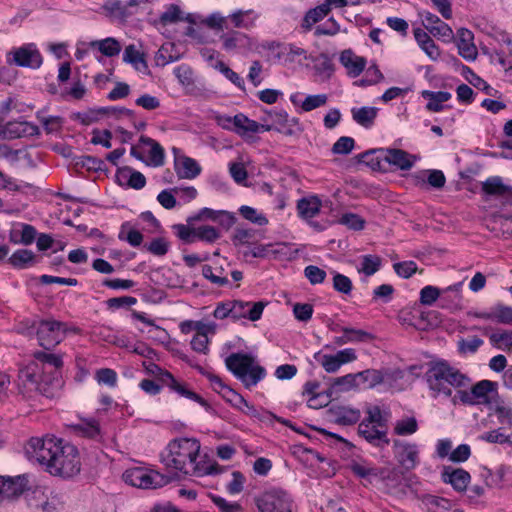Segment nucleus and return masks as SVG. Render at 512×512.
<instances>
[{"mask_svg": "<svg viewBox=\"0 0 512 512\" xmlns=\"http://www.w3.org/2000/svg\"><path fill=\"white\" fill-rule=\"evenodd\" d=\"M351 114L353 120L365 128H370L373 126L375 119L378 114V108L376 107H354L351 109Z\"/></svg>", "mask_w": 512, "mask_h": 512, "instance_id": "31", "label": "nucleus"}, {"mask_svg": "<svg viewBox=\"0 0 512 512\" xmlns=\"http://www.w3.org/2000/svg\"><path fill=\"white\" fill-rule=\"evenodd\" d=\"M5 139L36 136L40 134L38 126L27 121H10L6 123L0 132Z\"/></svg>", "mask_w": 512, "mask_h": 512, "instance_id": "18", "label": "nucleus"}, {"mask_svg": "<svg viewBox=\"0 0 512 512\" xmlns=\"http://www.w3.org/2000/svg\"><path fill=\"white\" fill-rule=\"evenodd\" d=\"M328 101L326 94L308 95L301 103V108L305 112H310L316 108L324 106Z\"/></svg>", "mask_w": 512, "mask_h": 512, "instance_id": "54", "label": "nucleus"}, {"mask_svg": "<svg viewBox=\"0 0 512 512\" xmlns=\"http://www.w3.org/2000/svg\"><path fill=\"white\" fill-rule=\"evenodd\" d=\"M199 452L200 443L197 439H173L161 453V462L167 468L195 476L218 474L223 471L217 463L201 467L197 462Z\"/></svg>", "mask_w": 512, "mask_h": 512, "instance_id": "2", "label": "nucleus"}, {"mask_svg": "<svg viewBox=\"0 0 512 512\" xmlns=\"http://www.w3.org/2000/svg\"><path fill=\"white\" fill-rule=\"evenodd\" d=\"M220 238V232L213 226L203 225L196 228L195 240L214 243Z\"/></svg>", "mask_w": 512, "mask_h": 512, "instance_id": "50", "label": "nucleus"}, {"mask_svg": "<svg viewBox=\"0 0 512 512\" xmlns=\"http://www.w3.org/2000/svg\"><path fill=\"white\" fill-rule=\"evenodd\" d=\"M60 384V381L50 380L44 368L36 361L29 362L21 367L18 372V390L27 398H32L37 394L51 398L60 387Z\"/></svg>", "mask_w": 512, "mask_h": 512, "instance_id": "3", "label": "nucleus"}, {"mask_svg": "<svg viewBox=\"0 0 512 512\" xmlns=\"http://www.w3.org/2000/svg\"><path fill=\"white\" fill-rule=\"evenodd\" d=\"M37 118L39 119V121L41 122L45 131L48 134L57 132L62 127L63 121H62V118L59 116L45 117V116H43V112L39 111V112H37Z\"/></svg>", "mask_w": 512, "mask_h": 512, "instance_id": "53", "label": "nucleus"}, {"mask_svg": "<svg viewBox=\"0 0 512 512\" xmlns=\"http://www.w3.org/2000/svg\"><path fill=\"white\" fill-rule=\"evenodd\" d=\"M67 432L71 435L83 437L95 441L101 439V429L94 418H79L75 423L66 425Z\"/></svg>", "mask_w": 512, "mask_h": 512, "instance_id": "15", "label": "nucleus"}, {"mask_svg": "<svg viewBox=\"0 0 512 512\" xmlns=\"http://www.w3.org/2000/svg\"><path fill=\"white\" fill-rule=\"evenodd\" d=\"M172 228L175 231L177 237L184 243L190 244L195 241L196 228H190L184 224H175Z\"/></svg>", "mask_w": 512, "mask_h": 512, "instance_id": "62", "label": "nucleus"}, {"mask_svg": "<svg viewBox=\"0 0 512 512\" xmlns=\"http://www.w3.org/2000/svg\"><path fill=\"white\" fill-rule=\"evenodd\" d=\"M350 470L359 478H367L369 476H376L377 471L375 468L367 465L365 462L352 461L349 464Z\"/></svg>", "mask_w": 512, "mask_h": 512, "instance_id": "60", "label": "nucleus"}, {"mask_svg": "<svg viewBox=\"0 0 512 512\" xmlns=\"http://www.w3.org/2000/svg\"><path fill=\"white\" fill-rule=\"evenodd\" d=\"M418 430V423L415 417H406L397 420L394 426V433L399 436L412 435Z\"/></svg>", "mask_w": 512, "mask_h": 512, "instance_id": "47", "label": "nucleus"}, {"mask_svg": "<svg viewBox=\"0 0 512 512\" xmlns=\"http://www.w3.org/2000/svg\"><path fill=\"white\" fill-rule=\"evenodd\" d=\"M259 512H292V500L281 489L264 491L255 498Z\"/></svg>", "mask_w": 512, "mask_h": 512, "instance_id": "11", "label": "nucleus"}, {"mask_svg": "<svg viewBox=\"0 0 512 512\" xmlns=\"http://www.w3.org/2000/svg\"><path fill=\"white\" fill-rule=\"evenodd\" d=\"M366 416L358 425V435L375 448L383 449L390 444L388 420L379 406H369Z\"/></svg>", "mask_w": 512, "mask_h": 512, "instance_id": "5", "label": "nucleus"}, {"mask_svg": "<svg viewBox=\"0 0 512 512\" xmlns=\"http://www.w3.org/2000/svg\"><path fill=\"white\" fill-rule=\"evenodd\" d=\"M293 314L298 321L307 322L313 315V306L309 303H296L293 306Z\"/></svg>", "mask_w": 512, "mask_h": 512, "instance_id": "63", "label": "nucleus"}, {"mask_svg": "<svg viewBox=\"0 0 512 512\" xmlns=\"http://www.w3.org/2000/svg\"><path fill=\"white\" fill-rule=\"evenodd\" d=\"M225 365L246 388L256 386L266 376L265 368L256 364L250 354L232 353L225 359Z\"/></svg>", "mask_w": 512, "mask_h": 512, "instance_id": "6", "label": "nucleus"}, {"mask_svg": "<svg viewBox=\"0 0 512 512\" xmlns=\"http://www.w3.org/2000/svg\"><path fill=\"white\" fill-rule=\"evenodd\" d=\"M361 412L358 409L341 407L336 412V423L340 425H353L359 422Z\"/></svg>", "mask_w": 512, "mask_h": 512, "instance_id": "46", "label": "nucleus"}, {"mask_svg": "<svg viewBox=\"0 0 512 512\" xmlns=\"http://www.w3.org/2000/svg\"><path fill=\"white\" fill-rule=\"evenodd\" d=\"M214 68L221 72L229 81L240 89L245 88L244 80L223 61H217Z\"/></svg>", "mask_w": 512, "mask_h": 512, "instance_id": "51", "label": "nucleus"}, {"mask_svg": "<svg viewBox=\"0 0 512 512\" xmlns=\"http://www.w3.org/2000/svg\"><path fill=\"white\" fill-rule=\"evenodd\" d=\"M277 56L279 59L283 60L284 64H289L297 60H306L307 51L294 44H288L281 47V50L278 52Z\"/></svg>", "mask_w": 512, "mask_h": 512, "instance_id": "35", "label": "nucleus"}, {"mask_svg": "<svg viewBox=\"0 0 512 512\" xmlns=\"http://www.w3.org/2000/svg\"><path fill=\"white\" fill-rule=\"evenodd\" d=\"M164 376L166 377L164 378V386H167L171 391L177 393L181 397L195 401L205 408L209 407L208 402L204 398L190 390L186 384L176 380L172 374H165Z\"/></svg>", "mask_w": 512, "mask_h": 512, "instance_id": "22", "label": "nucleus"}, {"mask_svg": "<svg viewBox=\"0 0 512 512\" xmlns=\"http://www.w3.org/2000/svg\"><path fill=\"white\" fill-rule=\"evenodd\" d=\"M67 332V326L64 322L55 319H41L32 321L27 327V333H35L38 343L46 350H50L61 343Z\"/></svg>", "mask_w": 512, "mask_h": 512, "instance_id": "8", "label": "nucleus"}, {"mask_svg": "<svg viewBox=\"0 0 512 512\" xmlns=\"http://www.w3.org/2000/svg\"><path fill=\"white\" fill-rule=\"evenodd\" d=\"M356 382H359V386L363 385L367 388H373L383 381V375L380 371L375 369H367L358 373H355Z\"/></svg>", "mask_w": 512, "mask_h": 512, "instance_id": "42", "label": "nucleus"}, {"mask_svg": "<svg viewBox=\"0 0 512 512\" xmlns=\"http://www.w3.org/2000/svg\"><path fill=\"white\" fill-rule=\"evenodd\" d=\"M441 479L444 483L450 484L454 490L464 492L471 480V476L462 468L445 466L441 472Z\"/></svg>", "mask_w": 512, "mask_h": 512, "instance_id": "20", "label": "nucleus"}, {"mask_svg": "<svg viewBox=\"0 0 512 512\" xmlns=\"http://www.w3.org/2000/svg\"><path fill=\"white\" fill-rule=\"evenodd\" d=\"M395 273L401 278H410L418 270L417 264L414 261H403L393 264Z\"/></svg>", "mask_w": 512, "mask_h": 512, "instance_id": "58", "label": "nucleus"}, {"mask_svg": "<svg viewBox=\"0 0 512 512\" xmlns=\"http://www.w3.org/2000/svg\"><path fill=\"white\" fill-rule=\"evenodd\" d=\"M34 358L36 362L40 364L41 367L44 368L46 375H49L50 380L60 381V369L63 366V360L61 356L48 353L44 351H37L34 354Z\"/></svg>", "mask_w": 512, "mask_h": 512, "instance_id": "19", "label": "nucleus"}, {"mask_svg": "<svg viewBox=\"0 0 512 512\" xmlns=\"http://www.w3.org/2000/svg\"><path fill=\"white\" fill-rule=\"evenodd\" d=\"M382 259L377 255L367 254L361 257L357 272L369 277L374 275L381 268Z\"/></svg>", "mask_w": 512, "mask_h": 512, "instance_id": "39", "label": "nucleus"}, {"mask_svg": "<svg viewBox=\"0 0 512 512\" xmlns=\"http://www.w3.org/2000/svg\"><path fill=\"white\" fill-rule=\"evenodd\" d=\"M354 145L355 141L353 138L348 136H342L333 144L332 152L334 154L345 155L353 150Z\"/></svg>", "mask_w": 512, "mask_h": 512, "instance_id": "61", "label": "nucleus"}, {"mask_svg": "<svg viewBox=\"0 0 512 512\" xmlns=\"http://www.w3.org/2000/svg\"><path fill=\"white\" fill-rule=\"evenodd\" d=\"M497 383L490 380H481L474 384L471 389L468 390H459L457 392V397L459 401L468 406L475 405H490L491 402V394L497 395Z\"/></svg>", "mask_w": 512, "mask_h": 512, "instance_id": "10", "label": "nucleus"}, {"mask_svg": "<svg viewBox=\"0 0 512 512\" xmlns=\"http://www.w3.org/2000/svg\"><path fill=\"white\" fill-rule=\"evenodd\" d=\"M482 191L487 195L500 197L503 203L512 204V187L505 185L499 176L490 177L483 182Z\"/></svg>", "mask_w": 512, "mask_h": 512, "instance_id": "21", "label": "nucleus"}, {"mask_svg": "<svg viewBox=\"0 0 512 512\" xmlns=\"http://www.w3.org/2000/svg\"><path fill=\"white\" fill-rule=\"evenodd\" d=\"M118 238L127 241L132 247L140 246L143 241L142 233L134 229L129 221L122 223Z\"/></svg>", "mask_w": 512, "mask_h": 512, "instance_id": "40", "label": "nucleus"}, {"mask_svg": "<svg viewBox=\"0 0 512 512\" xmlns=\"http://www.w3.org/2000/svg\"><path fill=\"white\" fill-rule=\"evenodd\" d=\"M304 275L312 285L321 284L326 278V272L314 265H309L304 269Z\"/></svg>", "mask_w": 512, "mask_h": 512, "instance_id": "64", "label": "nucleus"}, {"mask_svg": "<svg viewBox=\"0 0 512 512\" xmlns=\"http://www.w3.org/2000/svg\"><path fill=\"white\" fill-rule=\"evenodd\" d=\"M239 212L243 216V218L256 225L265 226L268 224V219L266 218V216L262 213H259L253 207L243 205L239 208Z\"/></svg>", "mask_w": 512, "mask_h": 512, "instance_id": "48", "label": "nucleus"}, {"mask_svg": "<svg viewBox=\"0 0 512 512\" xmlns=\"http://www.w3.org/2000/svg\"><path fill=\"white\" fill-rule=\"evenodd\" d=\"M328 14H329L328 6L324 5V3H322L318 6H316L315 8H312L306 12V14L302 20L301 26L306 31H309L314 24L321 21Z\"/></svg>", "mask_w": 512, "mask_h": 512, "instance_id": "37", "label": "nucleus"}, {"mask_svg": "<svg viewBox=\"0 0 512 512\" xmlns=\"http://www.w3.org/2000/svg\"><path fill=\"white\" fill-rule=\"evenodd\" d=\"M356 387H359V382H356L355 374L337 377L326 390L325 402L329 403L333 396L339 392L348 391Z\"/></svg>", "mask_w": 512, "mask_h": 512, "instance_id": "26", "label": "nucleus"}, {"mask_svg": "<svg viewBox=\"0 0 512 512\" xmlns=\"http://www.w3.org/2000/svg\"><path fill=\"white\" fill-rule=\"evenodd\" d=\"M379 151L380 149L365 151L357 156L358 161L365 163L372 170H384L385 167L383 165V154H381Z\"/></svg>", "mask_w": 512, "mask_h": 512, "instance_id": "44", "label": "nucleus"}, {"mask_svg": "<svg viewBox=\"0 0 512 512\" xmlns=\"http://www.w3.org/2000/svg\"><path fill=\"white\" fill-rule=\"evenodd\" d=\"M333 288L344 295H349L352 291L353 285L351 279L339 272L333 271Z\"/></svg>", "mask_w": 512, "mask_h": 512, "instance_id": "49", "label": "nucleus"}, {"mask_svg": "<svg viewBox=\"0 0 512 512\" xmlns=\"http://www.w3.org/2000/svg\"><path fill=\"white\" fill-rule=\"evenodd\" d=\"M8 261L13 267L24 269L35 264V254L28 249H18L9 257Z\"/></svg>", "mask_w": 512, "mask_h": 512, "instance_id": "38", "label": "nucleus"}, {"mask_svg": "<svg viewBox=\"0 0 512 512\" xmlns=\"http://www.w3.org/2000/svg\"><path fill=\"white\" fill-rule=\"evenodd\" d=\"M140 142L151 147L149 152V162L146 163L154 167L162 166L164 164L165 153L161 145L152 138L144 135L140 137Z\"/></svg>", "mask_w": 512, "mask_h": 512, "instance_id": "33", "label": "nucleus"}, {"mask_svg": "<svg viewBox=\"0 0 512 512\" xmlns=\"http://www.w3.org/2000/svg\"><path fill=\"white\" fill-rule=\"evenodd\" d=\"M144 248L155 256H164L170 248L169 242L163 238H154L149 244H145Z\"/></svg>", "mask_w": 512, "mask_h": 512, "instance_id": "52", "label": "nucleus"}, {"mask_svg": "<svg viewBox=\"0 0 512 512\" xmlns=\"http://www.w3.org/2000/svg\"><path fill=\"white\" fill-rule=\"evenodd\" d=\"M202 275L212 284L217 285L219 287L226 286L229 284V280L226 276L225 269L222 266L212 267L207 264L203 265Z\"/></svg>", "mask_w": 512, "mask_h": 512, "instance_id": "36", "label": "nucleus"}, {"mask_svg": "<svg viewBox=\"0 0 512 512\" xmlns=\"http://www.w3.org/2000/svg\"><path fill=\"white\" fill-rule=\"evenodd\" d=\"M221 218V222H227V224L230 226L235 223V217L232 213H229L227 211H216L211 208H202L200 209L197 214L189 217L187 219V222H193V221H201V220H218Z\"/></svg>", "mask_w": 512, "mask_h": 512, "instance_id": "28", "label": "nucleus"}, {"mask_svg": "<svg viewBox=\"0 0 512 512\" xmlns=\"http://www.w3.org/2000/svg\"><path fill=\"white\" fill-rule=\"evenodd\" d=\"M341 331L347 333L350 343L368 342L374 339L373 334L362 329L345 327L341 328Z\"/></svg>", "mask_w": 512, "mask_h": 512, "instance_id": "55", "label": "nucleus"}, {"mask_svg": "<svg viewBox=\"0 0 512 512\" xmlns=\"http://www.w3.org/2000/svg\"><path fill=\"white\" fill-rule=\"evenodd\" d=\"M422 19V24L434 37L442 39L443 41H450L453 39L454 34L451 27L443 22L437 15L423 11L419 13Z\"/></svg>", "mask_w": 512, "mask_h": 512, "instance_id": "14", "label": "nucleus"}, {"mask_svg": "<svg viewBox=\"0 0 512 512\" xmlns=\"http://www.w3.org/2000/svg\"><path fill=\"white\" fill-rule=\"evenodd\" d=\"M160 23L162 25L174 24L180 21L193 22L190 16L183 17V12L180 7L176 4H171L167 9L160 15Z\"/></svg>", "mask_w": 512, "mask_h": 512, "instance_id": "43", "label": "nucleus"}, {"mask_svg": "<svg viewBox=\"0 0 512 512\" xmlns=\"http://www.w3.org/2000/svg\"><path fill=\"white\" fill-rule=\"evenodd\" d=\"M32 508L40 512H58L63 508V502L57 495L35 494L30 502Z\"/></svg>", "mask_w": 512, "mask_h": 512, "instance_id": "24", "label": "nucleus"}, {"mask_svg": "<svg viewBox=\"0 0 512 512\" xmlns=\"http://www.w3.org/2000/svg\"><path fill=\"white\" fill-rule=\"evenodd\" d=\"M258 14L252 10L237 9L227 16L220 12H213L208 15L202 22L211 30L224 31L230 27L236 29L250 30L255 26Z\"/></svg>", "mask_w": 512, "mask_h": 512, "instance_id": "7", "label": "nucleus"}, {"mask_svg": "<svg viewBox=\"0 0 512 512\" xmlns=\"http://www.w3.org/2000/svg\"><path fill=\"white\" fill-rule=\"evenodd\" d=\"M174 169L180 179H194L201 173L197 161L184 155L175 157Z\"/></svg>", "mask_w": 512, "mask_h": 512, "instance_id": "23", "label": "nucleus"}, {"mask_svg": "<svg viewBox=\"0 0 512 512\" xmlns=\"http://www.w3.org/2000/svg\"><path fill=\"white\" fill-rule=\"evenodd\" d=\"M123 61L132 64L136 69H139V63H142L144 67H147L143 56L139 53L133 44L128 45L125 48L123 53Z\"/></svg>", "mask_w": 512, "mask_h": 512, "instance_id": "56", "label": "nucleus"}, {"mask_svg": "<svg viewBox=\"0 0 512 512\" xmlns=\"http://www.w3.org/2000/svg\"><path fill=\"white\" fill-rule=\"evenodd\" d=\"M233 125L236 127L237 133L240 135H244L246 133H259L258 123L241 113L233 117Z\"/></svg>", "mask_w": 512, "mask_h": 512, "instance_id": "45", "label": "nucleus"}, {"mask_svg": "<svg viewBox=\"0 0 512 512\" xmlns=\"http://www.w3.org/2000/svg\"><path fill=\"white\" fill-rule=\"evenodd\" d=\"M495 322L505 325H512V307L503 304L494 306Z\"/></svg>", "mask_w": 512, "mask_h": 512, "instance_id": "57", "label": "nucleus"}, {"mask_svg": "<svg viewBox=\"0 0 512 512\" xmlns=\"http://www.w3.org/2000/svg\"><path fill=\"white\" fill-rule=\"evenodd\" d=\"M321 206V200L317 196H310L300 199L297 209L301 217L308 219L316 216L320 212Z\"/></svg>", "mask_w": 512, "mask_h": 512, "instance_id": "34", "label": "nucleus"}, {"mask_svg": "<svg viewBox=\"0 0 512 512\" xmlns=\"http://www.w3.org/2000/svg\"><path fill=\"white\" fill-rule=\"evenodd\" d=\"M422 97L427 99L428 102L426 104V109L431 112H439L445 109L447 106L444 105V102L451 99V93L447 91H422Z\"/></svg>", "mask_w": 512, "mask_h": 512, "instance_id": "29", "label": "nucleus"}, {"mask_svg": "<svg viewBox=\"0 0 512 512\" xmlns=\"http://www.w3.org/2000/svg\"><path fill=\"white\" fill-rule=\"evenodd\" d=\"M320 384L317 381H308L304 384L303 395H309L308 405L311 408H320L328 405L325 402L326 390L323 392H317Z\"/></svg>", "mask_w": 512, "mask_h": 512, "instance_id": "32", "label": "nucleus"}, {"mask_svg": "<svg viewBox=\"0 0 512 512\" xmlns=\"http://www.w3.org/2000/svg\"><path fill=\"white\" fill-rule=\"evenodd\" d=\"M26 454L53 476L70 479L81 471L78 448L62 439L33 437L26 446Z\"/></svg>", "mask_w": 512, "mask_h": 512, "instance_id": "1", "label": "nucleus"}, {"mask_svg": "<svg viewBox=\"0 0 512 512\" xmlns=\"http://www.w3.org/2000/svg\"><path fill=\"white\" fill-rule=\"evenodd\" d=\"M340 62L351 77H357L365 68L366 60L355 55L351 50H345L340 55Z\"/></svg>", "mask_w": 512, "mask_h": 512, "instance_id": "27", "label": "nucleus"}, {"mask_svg": "<svg viewBox=\"0 0 512 512\" xmlns=\"http://www.w3.org/2000/svg\"><path fill=\"white\" fill-rule=\"evenodd\" d=\"M463 75L472 86L483 91L488 96L494 97L498 94V91L495 88L475 74L469 67H465Z\"/></svg>", "mask_w": 512, "mask_h": 512, "instance_id": "41", "label": "nucleus"}, {"mask_svg": "<svg viewBox=\"0 0 512 512\" xmlns=\"http://www.w3.org/2000/svg\"><path fill=\"white\" fill-rule=\"evenodd\" d=\"M219 39L222 43V49L226 52H234L245 49H251L254 45L252 39L245 33L238 30L228 29L221 31Z\"/></svg>", "mask_w": 512, "mask_h": 512, "instance_id": "17", "label": "nucleus"}, {"mask_svg": "<svg viewBox=\"0 0 512 512\" xmlns=\"http://www.w3.org/2000/svg\"><path fill=\"white\" fill-rule=\"evenodd\" d=\"M385 163L393 165L401 170H409L413 166L410 155L401 149H380Z\"/></svg>", "mask_w": 512, "mask_h": 512, "instance_id": "25", "label": "nucleus"}, {"mask_svg": "<svg viewBox=\"0 0 512 512\" xmlns=\"http://www.w3.org/2000/svg\"><path fill=\"white\" fill-rule=\"evenodd\" d=\"M123 479L127 484L142 489H156L165 486L171 481L170 477L143 467H134L126 470L123 474Z\"/></svg>", "mask_w": 512, "mask_h": 512, "instance_id": "9", "label": "nucleus"}, {"mask_svg": "<svg viewBox=\"0 0 512 512\" xmlns=\"http://www.w3.org/2000/svg\"><path fill=\"white\" fill-rule=\"evenodd\" d=\"M425 378L431 390L448 397L452 394L450 386L466 387L471 381L467 375L445 361L432 363L425 373Z\"/></svg>", "mask_w": 512, "mask_h": 512, "instance_id": "4", "label": "nucleus"}, {"mask_svg": "<svg viewBox=\"0 0 512 512\" xmlns=\"http://www.w3.org/2000/svg\"><path fill=\"white\" fill-rule=\"evenodd\" d=\"M88 47L98 50L102 55L106 57H114L119 55L122 48L120 42L113 37L91 41L88 43Z\"/></svg>", "mask_w": 512, "mask_h": 512, "instance_id": "30", "label": "nucleus"}, {"mask_svg": "<svg viewBox=\"0 0 512 512\" xmlns=\"http://www.w3.org/2000/svg\"><path fill=\"white\" fill-rule=\"evenodd\" d=\"M394 457L405 471L415 469L420 463L419 447L415 443L396 439L393 441Z\"/></svg>", "mask_w": 512, "mask_h": 512, "instance_id": "13", "label": "nucleus"}, {"mask_svg": "<svg viewBox=\"0 0 512 512\" xmlns=\"http://www.w3.org/2000/svg\"><path fill=\"white\" fill-rule=\"evenodd\" d=\"M440 289L435 286H425L420 291L419 301L422 305L431 306L440 296Z\"/></svg>", "mask_w": 512, "mask_h": 512, "instance_id": "59", "label": "nucleus"}, {"mask_svg": "<svg viewBox=\"0 0 512 512\" xmlns=\"http://www.w3.org/2000/svg\"><path fill=\"white\" fill-rule=\"evenodd\" d=\"M266 303L259 302H246L242 300L232 301V319L239 320L242 318L250 321H257L261 318Z\"/></svg>", "mask_w": 512, "mask_h": 512, "instance_id": "16", "label": "nucleus"}, {"mask_svg": "<svg viewBox=\"0 0 512 512\" xmlns=\"http://www.w3.org/2000/svg\"><path fill=\"white\" fill-rule=\"evenodd\" d=\"M7 61L19 67L38 69L43 63V58L37 46L29 43L10 51L7 54Z\"/></svg>", "mask_w": 512, "mask_h": 512, "instance_id": "12", "label": "nucleus"}]
</instances>
